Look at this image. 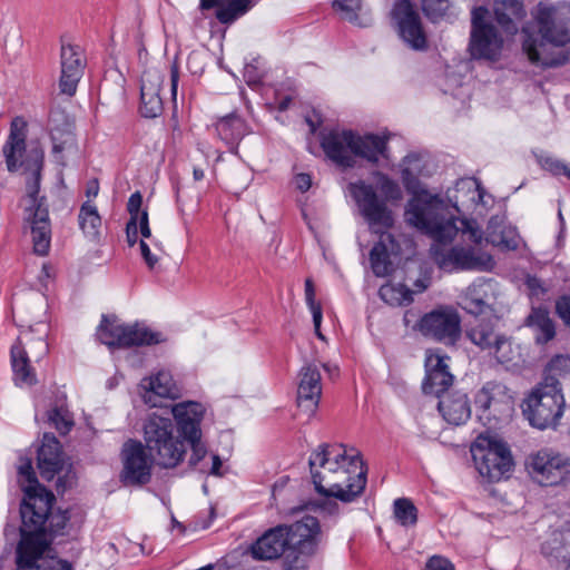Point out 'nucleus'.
I'll return each instance as SVG.
<instances>
[{
	"instance_id": "nucleus-47",
	"label": "nucleus",
	"mask_w": 570,
	"mask_h": 570,
	"mask_svg": "<svg viewBox=\"0 0 570 570\" xmlns=\"http://www.w3.org/2000/svg\"><path fill=\"white\" fill-rule=\"evenodd\" d=\"M570 373V357L558 355L553 357L544 370V376L542 383H548V379L551 377L550 383H554L557 386L560 385V379L564 377Z\"/></svg>"
},
{
	"instance_id": "nucleus-54",
	"label": "nucleus",
	"mask_w": 570,
	"mask_h": 570,
	"mask_svg": "<svg viewBox=\"0 0 570 570\" xmlns=\"http://www.w3.org/2000/svg\"><path fill=\"white\" fill-rule=\"evenodd\" d=\"M379 178V185L382 190V193L389 197V198H395L400 194V189L396 183H394L392 179H390L386 175L376 174Z\"/></svg>"
},
{
	"instance_id": "nucleus-57",
	"label": "nucleus",
	"mask_w": 570,
	"mask_h": 570,
	"mask_svg": "<svg viewBox=\"0 0 570 570\" xmlns=\"http://www.w3.org/2000/svg\"><path fill=\"white\" fill-rule=\"evenodd\" d=\"M142 203V197L139 191L134 193L128 200L127 208L130 214V219L135 218V222L138 223V216L140 213V207Z\"/></svg>"
},
{
	"instance_id": "nucleus-1",
	"label": "nucleus",
	"mask_w": 570,
	"mask_h": 570,
	"mask_svg": "<svg viewBox=\"0 0 570 570\" xmlns=\"http://www.w3.org/2000/svg\"><path fill=\"white\" fill-rule=\"evenodd\" d=\"M405 220L429 235L435 244L431 254L440 268L445 271H491L492 256L475 246L483 239V233L473 219L454 217L438 196L419 195L406 206Z\"/></svg>"
},
{
	"instance_id": "nucleus-27",
	"label": "nucleus",
	"mask_w": 570,
	"mask_h": 570,
	"mask_svg": "<svg viewBox=\"0 0 570 570\" xmlns=\"http://www.w3.org/2000/svg\"><path fill=\"white\" fill-rule=\"evenodd\" d=\"M495 287L491 281H479L470 285L461 296V307L470 314L485 313L494 301Z\"/></svg>"
},
{
	"instance_id": "nucleus-33",
	"label": "nucleus",
	"mask_w": 570,
	"mask_h": 570,
	"mask_svg": "<svg viewBox=\"0 0 570 570\" xmlns=\"http://www.w3.org/2000/svg\"><path fill=\"white\" fill-rule=\"evenodd\" d=\"M47 334L48 326L41 322L36 324V327H30L28 331L22 332L16 342H21L30 357L35 362H39L49 351V345L46 341Z\"/></svg>"
},
{
	"instance_id": "nucleus-38",
	"label": "nucleus",
	"mask_w": 570,
	"mask_h": 570,
	"mask_svg": "<svg viewBox=\"0 0 570 570\" xmlns=\"http://www.w3.org/2000/svg\"><path fill=\"white\" fill-rule=\"evenodd\" d=\"M78 222L86 237L92 240L98 238L101 227V217L94 204L86 202L81 205Z\"/></svg>"
},
{
	"instance_id": "nucleus-58",
	"label": "nucleus",
	"mask_w": 570,
	"mask_h": 570,
	"mask_svg": "<svg viewBox=\"0 0 570 570\" xmlns=\"http://www.w3.org/2000/svg\"><path fill=\"white\" fill-rule=\"evenodd\" d=\"M127 242L129 246H134L137 242L138 236V223L134 219H129L126 226Z\"/></svg>"
},
{
	"instance_id": "nucleus-48",
	"label": "nucleus",
	"mask_w": 570,
	"mask_h": 570,
	"mask_svg": "<svg viewBox=\"0 0 570 570\" xmlns=\"http://www.w3.org/2000/svg\"><path fill=\"white\" fill-rule=\"evenodd\" d=\"M48 419L62 435L67 434L73 426L72 416L62 404L53 406L49 411Z\"/></svg>"
},
{
	"instance_id": "nucleus-15",
	"label": "nucleus",
	"mask_w": 570,
	"mask_h": 570,
	"mask_svg": "<svg viewBox=\"0 0 570 570\" xmlns=\"http://www.w3.org/2000/svg\"><path fill=\"white\" fill-rule=\"evenodd\" d=\"M348 191L370 226L389 228L393 225L392 213L387 208L385 199L376 194L372 185L357 180L348 185Z\"/></svg>"
},
{
	"instance_id": "nucleus-36",
	"label": "nucleus",
	"mask_w": 570,
	"mask_h": 570,
	"mask_svg": "<svg viewBox=\"0 0 570 570\" xmlns=\"http://www.w3.org/2000/svg\"><path fill=\"white\" fill-rule=\"evenodd\" d=\"M527 325L534 331L535 341L539 344L549 342L556 335L553 321L547 309L533 308L527 317Z\"/></svg>"
},
{
	"instance_id": "nucleus-16",
	"label": "nucleus",
	"mask_w": 570,
	"mask_h": 570,
	"mask_svg": "<svg viewBox=\"0 0 570 570\" xmlns=\"http://www.w3.org/2000/svg\"><path fill=\"white\" fill-rule=\"evenodd\" d=\"M121 481L128 485H142L150 481L153 456L146 453L141 442L128 440L121 449Z\"/></svg>"
},
{
	"instance_id": "nucleus-63",
	"label": "nucleus",
	"mask_w": 570,
	"mask_h": 570,
	"mask_svg": "<svg viewBox=\"0 0 570 570\" xmlns=\"http://www.w3.org/2000/svg\"><path fill=\"white\" fill-rule=\"evenodd\" d=\"M99 191V186L97 180H92L88 184L86 189L87 197H96Z\"/></svg>"
},
{
	"instance_id": "nucleus-49",
	"label": "nucleus",
	"mask_w": 570,
	"mask_h": 570,
	"mask_svg": "<svg viewBox=\"0 0 570 570\" xmlns=\"http://www.w3.org/2000/svg\"><path fill=\"white\" fill-rule=\"evenodd\" d=\"M333 8L342 14V17L352 23L361 24L358 21V12L362 9V0H334Z\"/></svg>"
},
{
	"instance_id": "nucleus-8",
	"label": "nucleus",
	"mask_w": 570,
	"mask_h": 570,
	"mask_svg": "<svg viewBox=\"0 0 570 570\" xmlns=\"http://www.w3.org/2000/svg\"><path fill=\"white\" fill-rule=\"evenodd\" d=\"M471 453L480 474L491 482L500 481L513 466L508 445L495 436L479 435Z\"/></svg>"
},
{
	"instance_id": "nucleus-20",
	"label": "nucleus",
	"mask_w": 570,
	"mask_h": 570,
	"mask_svg": "<svg viewBox=\"0 0 570 570\" xmlns=\"http://www.w3.org/2000/svg\"><path fill=\"white\" fill-rule=\"evenodd\" d=\"M289 546L301 554L312 556L323 540V531L317 518L305 515L301 520L286 525Z\"/></svg>"
},
{
	"instance_id": "nucleus-61",
	"label": "nucleus",
	"mask_w": 570,
	"mask_h": 570,
	"mask_svg": "<svg viewBox=\"0 0 570 570\" xmlns=\"http://www.w3.org/2000/svg\"><path fill=\"white\" fill-rule=\"evenodd\" d=\"M527 285L532 294L538 295L539 293H543L544 288L542 287L541 281L537 277H529L527 279Z\"/></svg>"
},
{
	"instance_id": "nucleus-29",
	"label": "nucleus",
	"mask_w": 570,
	"mask_h": 570,
	"mask_svg": "<svg viewBox=\"0 0 570 570\" xmlns=\"http://www.w3.org/2000/svg\"><path fill=\"white\" fill-rule=\"evenodd\" d=\"M24 151L26 122L20 118H16L11 122L9 137L2 148L7 169L10 173L17 171L23 165L21 158Z\"/></svg>"
},
{
	"instance_id": "nucleus-14",
	"label": "nucleus",
	"mask_w": 570,
	"mask_h": 570,
	"mask_svg": "<svg viewBox=\"0 0 570 570\" xmlns=\"http://www.w3.org/2000/svg\"><path fill=\"white\" fill-rule=\"evenodd\" d=\"M28 202L29 206L26 208L24 220L30 228L33 252L37 255L45 256L50 248L51 224L43 198L38 197V184H35L30 189Z\"/></svg>"
},
{
	"instance_id": "nucleus-62",
	"label": "nucleus",
	"mask_w": 570,
	"mask_h": 570,
	"mask_svg": "<svg viewBox=\"0 0 570 570\" xmlns=\"http://www.w3.org/2000/svg\"><path fill=\"white\" fill-rule=\"evenodd\" d=\"M212 468H210V471L209 473L213 474V475H220V468H222V460L218 455L214 454L212 456Z\"/></svg>"
},
{
	"instance_id": "nucleus-12",
	"label": "nucleus",
	"mask_w": 570,
	"mask_h": 570,
	"mask_svg": "<svg viewBox=\"0 0 570 570\" xmlns=\"http://www.w3.org/2000/svg\"><path fill=\"white\" fill-rule=\"evenodd\" d=\"M489 14L485 7L472 10L469 51L474 59L494 60L502 49L503 39L489 21Z\"/></svg>"
},
{
	"instance_id": "nucleus-51",
	"label": "nucleus",
	"mask_w": 570,
	"mask_h": 570,
	"mask_svg": "<svg viewBox=\"0 0 570 570\" xmlns=\"http://www.w3.org/2000/svg\"><path fill=\"white\" fill-rule=\"evenodd\" d=\"M449 8V0H422L424 13L432 20L441 18Z\"/></svg>"
},
{
	"instance_id": "nucleus-34",
	"label": "nucleus",
	"mask_w": 570,
	"mask_h": 570,
	"mask_svg": "<svg viewBox=\"0 0 570 570\" xmlns=\"http://www.w3.org/2000/svg\"><path fill=\"white\" fill-rule=\"evenodd\" d=\"M542 553L557 563L566 562L570 556V522L553 531L542 543Z\"/></svg>"
},
{
	"instance_id": "nucleus-10",
	"label": "nucleus",
	"mask_w": 570,
	"mask_h": 570,
	"mask_svg": "<svg viewBox=\"0 0 570 570\" xmlns=\"http://www.w3.org/2000/svg\"><path fill=\"white\" fill-rule=\"evenodd\" d=\"M177 431L184 442H188L191 449L189 464L196 466L207 454V446L202 441L200 423L204 419L205 409L198 402H180L171 406Z\"/></svg>"
},
{
	"instance_id": "nucleus-5",
	"label": "nucleus",
	"mask_w": 570,
	"mask_h": 570,
	"mask_svg": "<svg viewBox=\"0 0 570 570\" xmlns=\"http://www.w3.org/2000/svg\"><path fill=\"white\" fill-rule=\"evenodd\" d=\"M321 146L332 161L346 168L355 165V157L373 164L386 157L385 138L373 134L361 136L353 130H331L323 135Z\"/></svg>"
},
{
	"instance_id": "nucleus-60",
	"label": "nucleus",
	"mask_w": 570,
	"mask_h": 570,
	"mask_svg": "<svg viewBox=\"0 0 570 570\" xmlns=\"http://www.w3.org/2000/svg\"><path fill=\"white\" fill-rule=\"evenodd\" d=\"M295 184L297 189H299L302 193L307 191L312 186V179L308 174H298L295 177Z\"/></svg>"
},
{
	"instance_id": "nucleus-32",
	"label": "nucleus",
	"mask_w": 570,
	"mask_h": 570,
	"mask_svg": "<svg viewBox=\"0 0 570 570\" xmlns=\"http://www.w3.org/2000/svg\"><path fill=\"white\" fill-rule=\"evenodd\" d=\"M10 358L16 384L32 385L37 382L36 372L31 366L33 360L21 342H16L11 346Z\"/></svg>"
},
{
	"instance_id": "nucleus-46",
	"label": "nucleus",
	"mask_w": 570,
	"mask_h": 570,
	"mask_svg": "<svg viewBox=\"0 0 570 570\" xmlns=\"http://www.w3.org/2000/svg\"><path fill=\"white\" fill-rule=\"evenodd\" d=\"M422 173V159L416 154H410L402 160V180L407 189L415 188L417 178Z\"/></svg>"
},
{
	"instance_id": "nucleus-23",
	"label": "nucleus",
	"mask_w": 570,
	"mask_h": 570,
	"mask_svg": "<svg viewBox=\"0 0 570 570\" xmlns=\"http://www.w3.org/2000/svg\"><path fill=\"white\" fill-rule=\"evenodd\" d=\"M448 357L436 353H428L425 357V377L422 383L424 394L441 396L449 392L453 384V375L449 371Z\"/></svg>"
},
{
	"instance_id": "nucleus-55",
	"label": "nucleus",
	"mask_w": 570,
	"mask_h": 570,
	"mask_svg": "<svg viewBox=\"0 0 570 570\" xmlns=\"http://www.w3.org/2000/svg\"><path fill=\"white\" fill-rule=\"evenodd\" d=\"M425 570H454V566L442 556H432L425 564Z\"/></svg>"
},
{
	"instance_id": "nucleus-35",
	"label": "nucleus",
	"mask_w": 570,
	"mask_h": 570,
	"mask_svg": "<svg viewBox=\"0 0 570 570\" xmlns=\"http://www.w3.org/2000/svg\"><path fill=\"white\" fill-rule=\"evenodd\" d=\"M466 337L480 350L489 352L493 345L502 336L494 330L491 320H475L470 323L465 331Z\"/></svg>"
},
{
	"instance_id": "nucleus-18",
	"label": "nucleus",
	"mask_w": 570,
	"mask_h": 570,
	"mask_svg": "<svg viewBox=\"0 0 570 570\" xmlns=\"http://www.w3.org/2000/svg\"><path fill=\"white\" fill-rule=\"evenodd\" d=\"M399 33L404 42L414 50L426 48V36L422 29L420 16L409 0H397L392 11Z\"/></svg>"
},
{
	"instance_id": "nucleus-56",
	"label": "nucleus",
	"mask_w": 570,
	"mask_h": 570,
	"mask_svg": "<svg viewBox=\"0 0 570 570\" xmlns=\"http://www.w3.org/2000/svg\"><path fill=\"white\" fill-rule=\"evenodd\" d=\"M556 309L560 318L570 326V296H562L557 301Z\"/></svg>"
},
{
	"instance_id": "nucleus-21",
	"label": "nucleus",
	"mask_w": 570,
	"mask_h": 570,
	"mask_svg": "<svg viewBox=\"0 0 570 570\" xmlns=\"http://www.w3.org/2000/svg\"><path fill=\"white\" fill-rule=\"evenodd\" d=\"M61 76L59 88L62 94L72 96L82 77L86 59L79 46L61 43L60 50Z\"/></svg>"
},
{
	"instance_id": "nucleus-26",
	"label": "nucleus",
	"mask_w": 570,
	"mask_h": 570,
	"mask_svg": "<svg viewBox=\"0 0 570 570\" xmlns=\"http://www.w3.org/2000/svg\"><path fill=\"white\" fill-rule=\"evenodd\" d=\"M163 77L158 72H145L140 86V112L146 118L158 117L163 112L160 97Z\"/></svg>"
},
{
	"instance_id": "nucleus-39",
	"label": "nucleus",
	"mask_w": 570,
	"mask_h": 570,
	"mask_svg": "<svg viewBox=\"0 0 570 570\" xmlns=\"http://www.w3.org/2000/svg\"><path fill=\"white\" fill-rule=\"evenodd\" d=\"M489 354L493 355L497 361L505 366L518 365L521 361L520 347L512 343L511 340L502 335L493 345Z\"/></svg>"
},
{
	"instance_id": "nucleus-24",
	"label": "nucleus",
	"mask_w": 570,
	"mask_h": 570,
	"mask_svg": "<svg viewBox=\"0 0 570 570\" xmlns=\"http://www.w3.org/2000/svg\"><path fill=\"white\" fill-rule=\"evenodd\" d=\"M286 549H292L288 540L286 524H279L267 530L250 547L256 560H276Z\"/></svg>"
},
{
	"instance_id": "nucleus-3",
	"label": "nucleus",
	"mask_w": 570,
	"mask_h": 570,
	"mask_svg": "<svg viewBox=\"0 0 570 570\" xmlns=\"http://www.w3.org/2000/svg\"><path fill=\"white\" fill-rule=\"evenodd\" d=\"M313 484L317 493L352 502L365 489L366 469L360 453L343 444H321L308 459Z\"/></svg>"
},
{
	"instance_id": "nucleus-13",
	"label": "nucleus",
	"mask_w": 570,
	"mask_h": 570,
	"mask_svg": "<svg viewBox=\"0 0 570 570\" xmlns=\"http://www.w3.org/2000/svg\"><path fill=\"white\" fill-rule=\"evenodd\" d=\"M527 468L538 483L552 487L570 481V459L550 451H539L531 455Z\"/></svg>"
},
{
	"instance_id": "nucleus-28",
	"label": "nucleus",
	"mask_w": 570,
	"mask_h": 570,
	"mask_svg": "<svg viewBox=\"0 0 570 570\" xmlns=\"http://www.w3.org/2000/svg\"><path fill=\"white\" fill-rule=\"evenodd\" d=\"M438 397L439 412L449 424L461 425L470 419L471 407L465 393L449 391Z\"/></svg>"
},
{
	"instance_id": "nucleus-42",
	"label": "nucleus",
	"mask_w": 570,
	"mask_h": 570,
	"mask_svg": "<svg viewBox=\"0 0 570 570\" xmlns=\"http://www.w3.org/2000/svg\"><path fill=\"white\" fill-rule=\"evenodd\" d=\"M379 295L391 306H405L413 302V292L403 284H384L380 287Z\"/></svg>"
},
{
	"instance_id": "nucleus-31",
	"label": "nucleus",
	"mask_w": 570,
	"mask_h": 570,
	"mask_svg": "<svg viewBox=\"0 0 570 570\" xmlns=\"http://www.w3.org/2000/svg\"><path fill=\"white\" fill-rule=\"evenodd\" d=\"M487 243L503 249H517L519 246V235L514 227L505 224L504 216H492L485 230Z\"/></svg>"
},
{
	"instance_id": "nucleus-37",
	"label": "nucleus",
	"mask_w": 570,
	"mask_h": 570,
	"mask_svg": "<svg viewBox=\"0 0 570 570\" xmlns=\"http://www.w3.org/2000/svg\"><path fill=\"white\" fill-rule=\"evenodd\" d=\"M216 130L222 140L233 145L245 136L246 125L240 117L232 114L216 124Z\"/></svg>"
},
{
	"instance_id": "nucleus-7",
	"label": "nucleus",
	"mask_w": 570,
	"mask_h": 570,
	"mask_svg": "<svg viewBox=\"0 0 570 570\" xmlns=\"http://www.w3.org/2000/svg\"><path fill=\"white\" fill-rule=\"evenodd\" d=\"M547 382H540L522 405V412L527 420L532 426L540 430L554 428L561 419L564 407L561 386L550 383L551 377Z\"/></svg>"
},
{
	"instance_id": "nucleus-64",
	"label": "nucleus",
	"mask_w": 570,
	"mask_h": 570,
	"mask_svg": "<svg viewBox=\"0 0 570 570\" xmlns=\"http://www.w3.org/2000/svg\"><path fill=\"white\" fill-rule=\"evenodd\" d=\"M416 292L422 293L430 286V278H420L414 284Z\"/></svg>"
},
{
	"instance_id": "nucleus-53",
	"label": "nucleus",
	"mask_w": 570,
	"mask_h": 570,
	"mask_svg": "<svg viewBox=\"0 0 570 570\" xmlns=\"http://www.w3.org/2000/svg\"><path fill=\"white\" fill-rule=\"evenodd\" d=\"M58 131L55 128H51V138L53 141V153L60 154L66 148L72 147L75 145V138L71 131L67 130L65 134H62L63 139L61 141H58Z\"/></svg>"
},
{
	"instance_id": "nucleus-41",
	"label": "nucleus",
	"mask_w": 570,
	"mask_h": 570,
	"mask_svg": "<svg viewBox=\"0 0 570 570\" xmlns=\"http://www.w3.org/2000/svg\"><path fill=\"white\" fill-rule=\"evenodd\" d=\"M253 7L252 0H220L216 18L220 23H232Z\"/></svg>"
},
{
	"instance_id": "nucleus-45",
	"label": "nucleus",
	"mask_w": 570,
	"mask_h": 570,
	"mask_svg": "<svg viewBox=\"0 0 570 570\" xmlns=\"http://www.w3.org/2000/svg\"><path fill=\"white\" fill-rule=\"evenodd\" d=\"M393 514L399 524L409 528L417 522V509L407 498H399L393 502Z\"/></svg>"
},
{
	"instance_id": "nucleus-44",
	"label": "nucleus",
	"mask_w": 570,
	"mask_h": 570,
	"mask_svg": "<svg viewBox=\"0 0 570 570\" xmlns=\"http://www.w3.org/2000/svg\"><path fill=\"white\" fill-rule=\"evenodd\" d=\"M523 12L521 0H495L494 14L497 21L509 29L513 18H518Z\"/></svg>"
},
{
	"instance_id": "nucleus-59",
	"label": "nucleus",
	"mask_w": 570,
	"mask_h": 570,
	"mask_svg": "<svg viewBox=\"0 0 570 570\" xmlns=\"http://www.w3.org/2000/svg\"><path fill=\"white\" fill-rule=\"evenodd\" d=\"M140 252L148 267L153 269L157 264L158 259L156 256L151 254L149 246L144 240H140Z\"/></svg>"
},
{
	"instance_id": "nucleus-22",
	"label": "nucleus",
	"mask_w": 570,
	"mask_h": 570,
	"mask_svg": "<svg viewBox=\"0 0 570 570\" xmlns=\"http://www.w3.org/2000/svg\"><path fill=\"white\" fill-rule=\"evenodd\" d=\"M140 387L142 389L141 397L144 402L151 407L164 409L166 407L165 400H175L180 395V390L171 374L166 371H160L156 375L144 379Z\"/></svg>"
},
{
	"instance_id": "nucleus-4",
	"label": "nucleus",
	"mask_w": 570,
	"mask_h": 570,
	"mask_svg": "<svg viewBox=\"0 0 570 570\" xmlns=\"http://www.w3.org/2000/svg\"><path fill=\"white\" fill-rule=\"evenodd\" d=\"M569 14L568 8L539 4L535 19L540 37L528 36L523 41V50L533 65L552 68L568 61L560 48L570 42Z\"/></svg>"
},
{
	"instance_id": "nucleus-25",
	"label": "nucleus",
	"mask_w": 570,
	"mask_h": 570,
	"mask_svg": "<svg viewBox=\"0 0 570 570\" xmlns=\"http://www.w3.org/2000/svg\"><path fill=\"white\" fill-rule=\"evenodd\" d=\"M401 255V245L391 233H381L379 242L370 253V262L373 273L377 277H384L393 271V257Z\"/></svg>"
},
{
	"instance_id": "nucleus-11",
	"label": "nucleus",
	"mask_w": 570,
	"mask_h": 570,
	"mask_svg": "<svg viewBox=\"0 0 570 570\" xmlns=\"http://www.w3.org/2000/svg\"><path fill=\"white\" fill-rule=\"evenodd\" d=\"M97 337L109 347L154 345L166 341L163 333L151 331L145 325L118 324L109 321L106 316H102L97 328Z\"/></svg>"
},
{
	"instance_id": "nucleus-52",
	"label": "nucleus",
	"mask_w": 570,
	"mask_h": 570,
	"mask_svg": "<svg viewBox=\"0 0 570 570\" xmlns=\"http://www.w3.org/2000/svg\"><path fill=\"white\" fill-rule=\"evenodd\" d=\"M542 167L553 175H564L570 179V165L559 159L547 157L542 159Z\"/></svg>"
},
{
	"instance_id": "nucleus-40",
	"label": "nucleus",
	"mask_w": 570,
	"mask_h": 570,
	"mask_svg": "<svg viewBox=\"0 0 570 570\" xmlns=\"http://www.w3.org/2000/svg\"><path fill=\"white\" fill-rule=\"evenodd\" d=\"M454 199V207L461 212L460 206H466L468 200L471 203L482 202L483 194L480 185L474 179H461L456 183Z\"/></svg>"
},
{
	"instance_id": "nucleus-30",
	"label": "nucleus",
	"mask_w": 570,
	"mask_h": 570,
	"mask_svg": "<svg viewBox=\"0 0 570 570\" xmlns=\"http://www.w3.org/2000/svg\"><path fill=\"white\" fill-rule=\"evenodd\" d=\"M61 446L57 438L46 433L38 450V468L42 479L50 481L62 469Z\"/></svg>"
},
{
	"instance_id": "nucleus-43",
	"label": "nucleus",
	"mask_w": 570,
	"mask_h": 570,
	"mask_svg": "<svg viewBox=\"0 0 570 570\" xmlns=\"http://www.w3.org/2000/svg\"><path fill=\"white\" fill-rule=\"evenodd\" d=\"M18 473L24 491L23 500H29V495H40L41 492H48L45 487L39 484L30 460H26L19 465Z\"/></svg>"
},
{
	"instance_id": "nucleus-19",
	"label": "nucleus",
	"mask_w": 570,
	"mask_h": 570,
	"mask_svg": "<svg viewBox=\"0 0 570 570\" xmlns=\"http://www.w3.org/2000/svg\"><path fill=\"white\" fill-rule=\"evenodd\" d=\"M322 396V376L318 367L313 363H306L297 374L296 403L307 413L315 414Z\"/></svg>"
},
{
	"instance_id": "nucleus-50",
	"label": "nucleus",
	"mask_w": 570,
	"mask_h": 570,
	"mask_svg": "<svg viewBox=\"0 0 570 570\" xmlns=\"http://www.w3.org/2000/svg\"><path fill=\"white\" fill-rule=\"evenodd\" d=\"M305 299L313 315L314 327H318L322 323L323 313L321 304L315 301V288L311 278L305 281Z\"/></svg>"
},
{
	"instance_id": "nucleus-6",
	"label": "nucleus",
	"mask_w": 570,
	"mask_h": 570,
	"mask_svg": "<svg viewBox=\"0 0 570 570\" xmlns=\"http://www.w3.org/2000/svg\"><path fill=\"white\" fill-rule=\"evenodd\" d=\"M181 435L175 434V425L169 416L151 413L144 424V441L150 455L163 468L177 466L186 454Z\"/></svg>"
},
{
	"instance_id": "nucleus-9",
	"label": "nucleus",
	"mask_w": 570,
	"mask_h": 570,
	"mask_svg": "<svg viewBox=\"0 0 570 570\" xmlns=\"http://www.w3.org/2000/svg\"><path fill=\"white\" fill-rule=\"evenodd\" d=\"M413 328L426 338L454 346L461 337V317L452 306L440 305L422 315Z\"/></svg>"
},
{
	"instance_id": "nucleus-2",
	"label": "nucleus",
	"mask_w": 570,
	"mask_h": 570,
	"mask_svg": "<svg viewBox=\"0 0 570 570\" xmlns=\"http://www.w3.org/2000/svg\"><path fill=\"white\" fill-rule=\"evenodd\" d=\"M56 498L52 492H41L40 495H29L20 507L22 524L21 540L17 547L16 563L20 570H30L32 566L46 570H71V564L51 556L50 541L63 533L69 517L66 511H52Z\"/></svg>"
},
{
	"instance_id": "nucleus-17",
	"label": "nucleus",
	"mask_w": 570,
	"mask_h": 570,
	"mask_svg": "<svg viewBox=\"0 0 570 570\" xmlns=\"http://www.w3.org/2000/svg\"><path fill=\"white\" fill-rule=\"evenodd\" d=\"M515 394L500 382H488L475 395V406L482 411L480 419H498L513 410Z\"/></svg>"
}]
</instances>
